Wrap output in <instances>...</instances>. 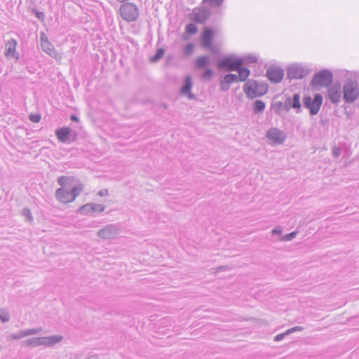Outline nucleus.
Masks as SVG:
<instances>
[{
	"label": "nucleus",
	"instance_id": "f257e3e1",
	"mask_svg": "<svg viewBox=\"0 0 359 359\" xmlns=\"http://www.w3.org/2000/svg\"><path fill=\"white\" fill-rule=\"evenodd\" d=\"M268 85L254 79L248 80L243 86V90L250 99L262 97L268 91Z\"/></svg>",
	"mask_w": 359,
	"mask_h": 359
},
{
	"label": "nucleus",
	"instance_id": "f03ea898",
	"mask_svg": "<svg viewBox=\"0 0 359 359\" xmlns=\"http://www.w3.org/2000/svg\"><path fill=\"white\" fill-rule=\"evenodd\" d=\"M83 190V185L79 184L72 188H59L55 191V198L61 203H68L74 201Z\"/></svg>",
	"mask_w": 359,
	"mask_h": 359
},
{
	"label": "nucleus",
	"instance_id": "7ed1b4c3",
	"mask_svg": "<svg viewBox=\"0 0 359 359\" xmlns=\"http://www.w3.org/2000/svg\"><path fill=\"white\" fill-rule=\"evenodd\" d=\"M63 339L61 335H52L50 337H34L26 339L24 343L27 346L36 347L41 345L52 346Z\"/></svg>",
	"mask_w": 359,
	"mask_h": 359
},
{
	"label": "nucleus",
	"instance_id": "20e7f679",
	"mask_svg": "<svg viewBox=\"0 0 359 359\" xmlns=\"http://www.w3.org/2000/svg\"><path fill=\"white\" fill-rule=\"evenodd\" d=\"M119 13L121 18L128 22L136 21L140 15L137 6L130 2L121 4L119 8Z\"/></svg>",
	"mask_w": 359,
	"mask_h": 359
},
{
	"label": "nucleus",
	"instance_id": "39448f33",
	"mask_svg": "<svg viewBox=\"0 0 359 359\" xmlns=\"http://www.w3.org/2000/svg\"><path fill=\"white\" fill-rule=\"evenodd\" d=\"M359 96V87L358 82L354 80H348L343 86L344 100L347 103H352Z\"/></svg>",
	"mask_w": 359,
	"mask_h": 359
},
{
	"label": "nucleus",
	"instance_id": "423d86ee",
	"mask_svg": "<svg viewBox=\"0 0 359 359\" xmlns=\"http://www.w3.org/2000/svg\"><path fill=\"white\" fill-rule=\"evenodd\" d=\"M323 100V96L320 93L315 94L313 98L307 95L303 98V105L309 109L311 116H314L318 113L322 106Z\"/></svg>",
	"mask_w": 359,
	"mask_h": 359
},
{
	"label": "nucleus",
	"instance_id": "0eeeda50",
	"mask_svg": "<svg viewBox=\"0 0 359 359\" xmlns=\"http://www.w3.org/2000/svg\"><path fill=\"white\" fill-rule=\"evenodd\" d=\"M243 65V60L233 55L223 57L217 61V66L219 69H224L226 72H232L238 69L239 66Z\"/></svg>",
	"mask_w": 359,
	"mask_h": 359
},
{
	"label": "nucleus",
	"instance_id": "6e6552de",
	"mask_svg": "<svg viewBox=\"0 0 359 359\" xmlns=\"http://www.w3.org/2000/svg\"><path fill=\"white\" fill-rule=\"evenodd\" d=\"M333 81V75L329 69H323L315 74L311 82L313 87L325 86L331 85Z\"/></svg>",
	"mask_w": 359,
	"mask_h": 359
},
{
	"label": "nucleus",
	"instance_id": "1a4fd4ad",
	"mask_svg": "<svg viewBox=\"0 0 359 359\" xmlns=\"http://www.w3.org/2000/svg\"><path fill=\"white\" fill-rule=\"evenodd\" d=\"M121 229L118 224H109L97 231V236L102 239H111L120 233Z\"/></svg>",
	"mask_w": 359,
	"mask_h": 359
},
{
	"label": "nucleus",
	"instance_id": "9d476101",
	"mask_svg": "<svg viewBox=\"0 0 359 359\" xmlns=\"http://www.w3.org/2000/svg\"><path fill=\"white\" fill-rule=\"evenodd\" d=\"M55 135L58 140L62 143L74 141L76 138V133L69 127H62L56 130Z\"/></svg>",
	"mask_w": 359,
	"mask_h": 359
},
{
	"label": "nucleus",
	"instance_id": "9b49d317",
	"mask_svg": "<svg viewBox=\"0 0 359 359\" xmlns=\"http://www.w3.org/2000/svg\"><path fill=\"white\" fill-rule=\"evenodd\" d=\"M266 138L274 144H282L286 139L285 133L277 128H270L266 135Z\"/></svg>",
	"mask_w": 359,
	"mask_h": 359
},
{
	"label": "nucleus",
	"instance_id": "f8f14e48",
	"mask_svg": "<svg viewBox=\"0 0 359 359\" xmlns=\"http://www.w3.org/2000/svg\"><path fill=\"white\" fill-rule=\"evenodd\" d=\"M267 79L273 83H280L284 76V70L280 67L270 66L266 70Z\"/></svg>",
	"mask_w": 359,
	"mask_h": 359
},
{
	"label": "nucleus",
	"instance_id": "ddd939ff",
	"mask_svg": "<svg viewBox=\"0 0 359 359\" xmlns=\"http://www.w3.org/2000/svg\"><path fill=\"white\" fill-rule=\"evenodd\" d=\"M210 14L208 8H203L198 11L194 10L190 14L189 18L195 23L204 24L209 19Z\"/></svg>",
	"mask_w": 359,
	"mask_h": 359
},
{
	"label": "nucleus",
	"instance_id": "4468645a",
	"mask_svg": "<svg viewBox=\"0 0 359 359\" xmlns=\"http://www.w3.org/2000/svg\"><path fill=\"white\" fill-rule=\"evenodd\" d=\"M309 74V71L298 65H291L287 69V78L290 79H303Z\"/></svg>",
	"mask_w": 359,
	"mask_h": 359
},
{
	"label": "nucleus",
	"instance_id": "2eb2a0df",
	"mask_svg": "<svg viewBox=\"0 0 359 359\" xmlns=\"http://www.w3.org/2000/svg\"><path fill=\"white\" fill-rule=\"evenodd\" d=\"M214 38V32L210 27H205L201 35V43L205 48H212V41Z\"/></svg>",
	"mask_w": 359,
	"mask_h": 359
},
{
	"label": "nucleus",
	"instance_id": "dca6fc26",
	"mask_svg": "<svg viewBox=\"0 0 359 359\" xmlns=\"http://www.w3.org/2000/svg\"><path fill=\"white\" fill-rule=\"evenodd\" d=\"M236 82H237L236 74H228L225 75L219 82L220 90L223 92L227 91L230 88V85Z\"/></svg>",
	"mask_w": 359,
	"mask_h": 359
},
{
	"label": "nucleus",
	"instance_id": "f3484780",
	"mask_svg": "<svg viewBox=\"0 0 359 359\" xmlns=\"http://www.w3.org/2000/svg\"><path fill=\"white\" fill-rule=\"evenodd\" d=\"M285 102L288 107V111L291 108L295 109L297 113L301 111L300 95L299 93H294L292 97H287Z\"/></svg>",
	"mask_w": 359,
	"mask_h": 359
},
{
	"label": "nucleus",
	"instance_id": "a211bd4d",
	"mask_svg": "<svg viewBox=\"0 0 359 359\" xmlns=\"http://www.w3.org/2000/svg\"><path fill=\"white\" fill-rule=\"evenodd\" d=\"M192 88V80L191 76L188 75L184 80V83L181 88L180 93L182 95H187L189 99H195V95L191 93Z\"/></svg>",
	"mask_w": 359,
	"mask_h": 359
},
{
	"label": "nucleus",
	"instance_id": "6ab92c4d",
	"mask_svg": "<svg viewBox=\"0 0 359 359\" xmlns=\"http://www.w3.org/2000/svg\"><path fill=\"white\" fill-rule=\"evenodd\" d=\"M327 95L330 100L335 104L338 103L341 98L340 86L334 85L330 87L327 90Z\"/></svg>",
	"mask_w": 359,
	"mask_h": 359
},
{
	"label": "nucleus",
	"instance_id": "aec40b11",
	"mask_svg": "<svg viewBox=\"0 0 359 359\" xmlns=\"http://www.w3.org/2000/svg\"><path fill=\"white\" fill-rule=\"evenodd\" d=\"M41 48L43 52L53 58H56L58 53L55 49L53 45L48 40V39H43L41 43Z\"/></svg>",
	"mask_w": 359,
	"mask_h": 359
},
{
	"label": "nucleus",
	"instance_id": "412c9836",
	"mask_svg": "<svg viewBox=\"0 0 359 359\" xmlns=\"http://www.w3.org/2000/svg\"><path fill=\"white\" fill-rule=\"evenodd\" d=\"M236 72L238 74V75H236L237 82L238 81H246L250 74V70L248 68L242 66H239Z\"/></svg>",
	"mask_w": 359,
	"mask_h": 359
},
{
	"label": "nucleus",
	"instance_id": "4be33fe9",
	"mask_svg": "<svg viewBox=\"0 0 359 359\" xmlns=\"http://www.w3.org/2000/svg\"><path fill=\"white\" fill-rule=\"evenodd\" d=\"M209 64L210 59L207 55H203L197 57L194 62L195 67L197 69H204L208 67Z\"/></svg>",
	"mask_w": 359,
	"mask_h": 359
},
{
	"label": "nucleus",
	"instance_id": "5701e85b",
	"mask_svg": "<svg viewBox=\"0 0 359 359\" xmlns=\"http://www.w3.org/2000/svg\"><path fill=\"white\" fill-rule=\"evenodd\" d=\"M271 107L274 110V111L278 114H280L282 110L288 112V107L286 104V102H285L284 103H283L282 102H276L272 104Z\"/></svg>",
	"mask_w": 359,
	"mask_h": 359
},
{
	"label": "nucleus",
	"instance_id": "b1692460",
	"mask_svg": "<svg viewBox=\"0 0 359 359\" xmlns=\"http://www.w3.org/2000/svg\"><path fill=\"white\" fill-rule=\"evenodd\" d=\"M265 107V103L260 100H255L253 104V110L255 114H259L263 112Z\"/></svg>",
	"mask_w": 359,
	"mask_h": 359
},
{
	"label": "nucleus",
	"instance_id": "393cba45",
	"mask_svg": "<svg viewBox=\"0 0 359 359\" xmlns=\"http://www.w3.org/2000/svg\"><path fill=\"white\" fill-rule=\"evenodd\" d=\"M15 46H16V41L13 39L8 42V43L6 45V56H13L15 57Z\"/></svg>",
	"mask_w": 359,
	"mask_h": 359
},
{
	"label": "nucleus",
	"instance_id": "a878e982",
	"mask_svg": "<svg viewBox=\"0 0 359 359\" xmlns=\"http://www.w3.org/2000/svg\"><path fill=\"white\" fill-rule=\"evenodd\" d=\"M165 54V50L163 48H159L156 50V53L150 58L151 62H157L160 60Z\"/></svg>",
	"mask_w": 359,
	"mask_h": 359
},
{
	"label": "nucleus",
	"instance_id": "bb28decb",
	"mask_svg": "<svg viewBox=\"0 0 359 359\" xmlns=\"http://www.w3.org/2000/svg\"><path fill=\"white\" fill-rule=\"evenodd\" d=\"M94 208H93V203H86L83 205H82L79 209V212L82 214V215H89L90 213H93V209Z\"/></svg>",
	"mask_w": 359,
	"mask_h": 359
},
{
	"label": "nucleus",
	"instance_id": "cd10ccee",
	"mask_svg": "<svg viewBox=\"0 0 359 359\" xmlns=\"http://www.w3.org/2000/svg\"><path fill=\"white\" fill-rule=\"evenodd\" d=\"M72 180V177L69 176H61L57 178V183L61 186L60 188H71L68 185V182Z\"/></svg>",
	"mask_w": 359,
	"mask_h": 359
},
{
	"label": "nucleus",
	"instance_id": "c85d7f7f",
	"mask_svg": "<svg viewBox=\"0 0 359 359\" xmlns=\"http://www.w3.org/2000/svg\"><path fill=\"white\" fill-rule=\"evenodd\" d=\"M186 33L189 35L195 34L198 31V27L194 23H189L185 27Z\"/></svg>",
	"mask_w": 359,
	"mask_h": 359
},
{
	"label": "nucleus",
	"instance_id": "c756f323",
	"mask_svg": "<svg viewBox=\"0 0 359 359\" xmlns=\"http://www.w3.org/2000/svg\"><path fill=\"white\" fill-rule=\"evenodd\" d=\"M10 314L4 309H0V320L2 323H7L10 320Z\"/></svg>",
	"mask_w": 359,
	"mask_h": 359
},
{
	"label": "nucleus",
	"instance_id": "7c9ffc66",
	"mask_svg": "<svg viewBox=\"0 0 359 359\" xmlns=\"http://www.w3.org/2000/svg\"><path fill=\"white\" fill-rule=\"evenodd\" d=\"M239 59H241L243 60V64H251V63H255L257 61V58L255 56L249 55L243 57H239Z\"/></svg>",
	"mask_w": 359,
	"mask_h": 359
},
{
	"label": "nucleus",
	"instance_id": "2f4dec72",
	"mask_svg": "<svg viewBox=\"0 0 359 359\" xmlns=\"http://www.w3.org/2000/svg\"><path fill=\"white\" fill-rule=\"evenodd\" d=\"M27 336V334L26 333V330H24L18 333L11 334L10 335V338L13 339H20Z\"/></svg>",
	"mask_w": 359,
	"mask_h": 359
},
{
	"label": "nucleus",
	"instance_id": "473e14b6",
	"mask_svg": "<svg viewBox=\"0 0 359 359\" xmlns=\"http://www.w3.org/2000/svg\"><path fill=\"white\" fill-rule=\"evenodd\" d=\"M213 75V71L211 69H206L202 74V79L203 80L209 81Z\"/></svg>",
	"mask_w": 359,
	"mask_h": 359
},
{
	"label": "nucleus",
	"instance_id": "72a5a7b5",
	"mask_svg": "<svg viewBox=\"0 0 359 359\" xmlns=\"http://www.w3.org/2000/svg\"><path fill=\"white\" fill-rule=\"evenodd\" d=\"M297 234V231H292L290 233H287V234H285L284 236H282L280 237V240L281 241H292V239H294L296 236Z\"/></svg>",
	"mask_w": 359,
	"mask_h": 359
},
{
	"label": "nucleus",
	"instance_id": "f704fd0d",
	"mask_svg": "<svg viewBox=\"0 0 359 359\" xmlns=\"http://www.w3.org/2000/svg\"><path fill=\"white\" fill-rule=\"evenodd\" d=\"M194 46L192 43H187L184 48V55L185 56H189L194 51Z\"/></svg>",
	"mask_w": 359,
	"mask_h": 359
},
{
	"label": "nucleus",
	"instance_id": "c9c22d12",
	"mask_svg": "<svg viewBox=\"0 0 359 359\" xmlns=\"http://www.w3.org/2000/svg\"><path fill=\"white\" fill-rule=\"evenodd\" d=\"M203 1L208 3L212 7H219L223 4V0H203Z\"/></svg>",
	"mask_w": 359,
	"mask_h": 359
},
{
	"label": "nucleus",
	"instance_id": "e433bc0d",
	"mask_svg": "<svg viewBox=\"0 0 359 359\" xmlns=\"http://www.w3.org/2000/svg\"><path fill=\"white\" fill-rule=\"evenodd\" d=\"M25 330H26V333L27 334V336H29V335H33V334H39V333L41 332L43 329H42V327H36V328H32V329H27Z\"/></svg>",
	"mask_w": 359,
	"mask_h": 359
},
{
	"label": "nucleus",
	"instance_id": "4c0bfd02",
	"mask_svg": "<svg viewBox=\"0 0 359 359\" xmlns=\"http://www.w3.org/2000/svg\"><path fill=\"white\" fill-rule=\"evenodd\" d=\"M93 212H102L104 210L105 207L102 204L93 203Z\"/></svg>",
	"mask_w": 359,
	"mask_h": 359
},
{
	"label": "nucleus",
	"instance_id": "58836bf2",
	"mask_svg": "<svg viewBox=\"0 0 359 359\" xmlns=\"http://www.w3.org/2000/svg\"><path fill=\"white\" fill-rule=\"evenodd\" d=\"M22 214L24 217H26L29 219V221L31 222L33 220V217L32 215V212L29 208H25L22 210Z\"/></svg>",
	"mask_w": 359,
	"mask_h": 359
},
{
	"label": "nucleus",
	"instance_id": "ea45409f",
	"mask_svg": "<svg viewBox=\"0 0 359 359\" xmlns=\"http://www.w3.org/2000/svg\"><path fill=\"white\" fill-rule=\"evenodd\" d=\"M29 118L32 122L39 123L41 118V116L39 114H31Z\"/></svg>",
	"mask_w": 359,
	"mask_h": 359
},
{
	"label": "nucleus",
	"instance_id": "a19ab883",
	"mask_svg": "<svg viewBox=\"0 0 359 359\" xmlns=\"http://www.w3.org/2000/svg\"><path fill=\"white\" fill-rule=\"evenodd\" d=\"M304 330V327L302 326H295V327H293L290 329H288L287 331H286V334H292L294 332H302Z\"/></svg>",
	"mask_w": 359,
	"mask_h": 359
},
{
	"label": "nucleus",
	"instance_id": "79ce46f5",
	"mask_svg": "<svg viewBox=\"0 0 359 359\" xmlns=\"http://www.w3.org/2000/svg\"><path fill=\"white\" fill-rule=\"evenodd\" d=\"M32 12L36 15V18L41 20V21H43L44 20V13L43 12H40L36 9H33L32 10Z\"/></svg>",
	"mask_w": 359,
	"mask_h": 359
},
{
	"label": "nucleus",
	"instance_id": "37998d69",
	"mask_svg": "<svg viewBox=\"0 0 359 359\" xmlns=\"http://www.w3.org/2000/svg\"><path fill=\"white\" fill-rule=\"evenodd\" d=\"M289 334H286V332H283V333H280V334H277L275 338H274V340L276 341H281L282 339H284V337L287 335H288Z\"/></svg>",
	"mask_w": 359,
	"mask_h": 359
},
{
	"label": "nucleus",
	"instance_id": "c03bdc74",
	"mask_svg": "<svg viewBox=\"0 0 359 359\" xmlns=\"http://www.w3.org/2000/svg\"><path fill=\"white\" fill-rule=\"evenodd\" d=\"M282 233V229H280V227L278 226V227H276L274 228L272 231H271V233L273 235H279Z\"/></svg>",
	"mask_w": 359,
	"mask_h": 359
},
{
	"label": "nucleus",
	"instance_id": "a18cd8bd",
	"mask_svg": "<svg viewBox=\"0 0 359 359\" xmlns=\"http://www.w3.org/2000/svg\"><path fill=\"white\" fill-rule=\"evenodd\" d=\"M341 154V149L338 147H335L333 149V155L335 157H339Z\"/></svg>",
	"mask_w": 359,
	"mask_h": 359
},
{
	"label": "nucleus",
	"instance_id": "49530a36",
	"mask_svg": "<svg viewBox=\"0 0 359 359\" xmlns=\"http://www.w3.org/2000/svg\"><path fill=\"white\" fill-rule=\"evenodd\" d=\"M108 194H109V191H108V189H104L100 190V191L97 193V195H99L100 196H107Z\"/></svg>",
	"mask_w": 359,
	"mask_h": 359
},
{
	"label": "nucleus",
	"instance_id": "de8ad7c7",
	"mask_svg": "<svg viewBox=\"0 0 359 359\" xmlns=\"http://www.w3.org/2000/svg\"><path fill=\"white\" fill-rule=\"evenodd\" d=\"M70 119L74 122H78L79 121V118L74 114L71 116Z\"/></svg>",
	"mask_w": 359,
	"mask_h": 359
},
{
	"label": "nucleus",
	"instance_id": "09e8293b",
	"mask_svg": "<svg viewBox=\"0 0 359 359\" xmlns=\"http://www.w3.org/2000/svg\"><path fill=\"white\" fill-rule=\"evenodd\" d=\"M172 58H173L172 55H167L166 59H165L166 63L168 64L170 62V61H171L172 60Z\"/></svg>",
	"mask_w": 359,
	"mask_h": 359
},
{
	"label": "nucleus",
	"instance_id": "8fccbe9b",
	"mask_svg": "<svg viewBox=\"0 0 359 359\" xmlns=\"http://www.w3.org/2000/svg\"><path fill=\"white\" fill-rule=\"evenodd\" d=\"M42 39H47V36L44 33L41 34V36H40L41 43H42Z\"/></svg>",
	"mask_w": 359,
	"mask_h": 359
},
{
	"label": "nucleus",
	"instance_id": "3c124183",
	"mask_svg": "<svg viewBox=\"0 0 359 359\" xmlns=\"http://www.w3.org/2000/svg\"><path fill=\"white\" fill-rule=\"evenodd\" d=\"M86 359H98V357L96 355H93L88 356Z\"/></svg>",
	"mask_w": 359,
	"mask_h": 359
},
{
	"label": "nucleus",
	"instance_id": "603ef678",
	"mask_svg": "<svg viewBox=\"0 0 359 359\" xmlns=\"http://www.w3.org/2000/svg\"><path fill=\"white\" fill-rule=\"evenodd\" d=\"M226 266H220L218 268V270L222 271Z\"/></svg>",
	"mask_w": 359,
	"mask_h": 359
},
{
	"label": "nucleus",
	"instance_id": "864d4df0",
	"mask_svg": "<svg viewBox=\"0 0 359 359\" xmlns=\"http://www.w3.org/2000/svg\"><path fill=\"white\" fill-rule=\"evenodd\" d=\"M1 349V346H0V350Z\"/></svg>",
	"mask_w": 359,
	"mask_h": 359
}]
</instances>
